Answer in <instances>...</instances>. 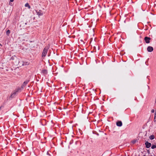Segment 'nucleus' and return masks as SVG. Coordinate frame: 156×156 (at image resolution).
I'll return each instance as SVG.
<instances>
[{
	"label": "nucleus",
	"instance_id": "f257e3e1",
	"mask_svg": "<svg viewBox=\"0 0 156 156\" xmlns=\"http://www.w3.org/2000/svg\"><path fill=\"white\" fill-rule=\"evenodd\" d=\"M48 50V48H44L42 55V57H45L46 56Z\"/></svg>",
	"mask_w": 156,
	"mask_h": 156
},
{
	"label": "nucleus",
	"instance_id": "f03ea898",
	"mask_svg": "<svg viewBox=\"0 0 156 156\" xmlns=\"http://www.w3.org/2000/svg\"><path fill=\"white\" fill-rule=\"evenodd\" d=\"M151 39V38L150 37H145L144 38V40L146 43H149L150 42V40Z\"/></svg>",
	"mask_w": 156,
	"mask_h": 156
},
{
	"label": "nucleus",
	"instance_id": "7ed1b4c3",
	"mask_svg": "<svg viewBox=\"0 0 156 156\" xmlns=\"http://www.w3.org/2000/svg\"><path fill=\"white\" fill-rule=\"evenodd\" d=\"M145 145L146 147L147 148H149L151 146V144L148 141H147L145 143Z\"/></svg>",
	"mask_w": 156,
	"mask_h": 156
},
{
	"label": "nucleus",
	"instance_id": "20e7f679",
	"mask_svg": "<svg viewBox=\"0 0 156 156\" xmlns=\"http://www.w3.org/2000/svg\"><path fill=\"white\" fill-rule=\"evenodd\" d=\"M29 80H26L25 81L23 84L22 85L21 87L22 88H23L29 82Z\"/></svg>",
	"mask_w": 156,
	"mask_h": 156
},
{
	"label": "nucleus",
	"instance_id": "39448f33",
	"mask_svg": "<svg viewBox=\"0 0 156 156\" xmlns=\"http://www.w3.org/2000/svg\"><path fill=\"white\" fill-rule=\"evenodd\" d=\"M148 51L151 52L153 50V48L151 46H148L147 48Z\"/></svg>",
	"mask_w": 156,
	"mask_h": 156
},
{
	"label": "nucleus",
	"instance_id": "423d86ee",
	"mask_svg": "<svg viewBox=\"0 0 156 156\" xmlns=\"http://www.w3.org/2000/svg\"><path fill=\"white\" fill-rule=\"evenodd\" d=\"M116 125L118 126H121L122 125V122L121 121H118L116 122Z\"/></svg>",
	"mask_w": 156,
	"mask_h": 156
},
{
	"label": "nucleus",
	"instance_id": "0eeeda50",
	"mask_svg": "<svg viewBox=\"0 0 156 156\" xmlns=\"http://www.w3.org/2000/svg\"><path fill=\"white\" fill-rule=\"evenodd\" d=\"M37 14L38 15L39 17L43 15V12L41 10H40L38 12H37Z\"/></svg>",
	"mask_w": 156,
	"mask_h": 156
},
{
	"label": "nucleus",
	"instance_id": "6e6552de",
	"mask_svg": "<svg viewBox=\"0 0 156 156\" xmlns=\"http://www.w3.org/2000/svg\"><path fill=\"white\" fill-rule=\"evenodd\" d=\"M25 6L26 7H28L29 9H30V6L28 3H26L25 5Z\"/></svg>",
	"mask_w": 156,
	"mask_h": 156
},
{
	"label": "nucleus",
	"instance_id": "1a4fd4ad",
	"mask_svg": "<svg viewBox=\"0 0 156 156\" xmlns=\"http://www.w3.org/2000/svg\"><path fill=\"white\" fill-rule=\"evenodd\" d=\"M154 136L153 135H151L150 136H149V138L151 140H153V139H154Z\"/></svg>",
	"mask_w": 156,
	"mask_h": 156
},
{
	"label": "nucleus",
	"instance_id": "9d476101",
	"mask_svg": "<svg viewBox=\"0 0 156 156\" xmlns=\"http://www.w3.org/2000/svg\"><path fill=\"white\" fill-rule=\"evenodd\" d=\"M16 92H15L13 93L12 94H11V95L10 96V97H11L12 98L14 97L15 95V94H16Z\"/></svg>",
	"mask_w": 156,
	"mask_h": 156
},
{
	"label": "nucleus",
	"instance_id": "9b49d317",
	"mask_svg": "<svg viewBox=\"0 0 156 156\" xmlns=\"http://www.w3.org/2000/svg\"><path fill=\"white\" fill-rule=\"evenodd\" d=\"M42 72L44 74H46L47 73V71L45 69L42 70Z\"/></svg>",
	"mask_w": 156,
	"mask_h": 156
},
{
	"label": "nucleus",
	"instance_id": "f8f14e48",
	"mask_svg": "<svg viewBox=\"0 0 156 156\" xmlns=\"http://www.w3.org/2000/svg\"><path fill=\"white\" fill-rule=\"evenodd\" d=\"M6 33L7 36H9L10 33V30H8L6 31Z\"/></svg>",
	"mask_w": 156,
	"mask_h": 156
},
{
	"label": "nucleus",
	"instance_id": "ddd939ff",
	"mask_svg": "<svg viewBox=\"0 0 156 156\" xmlns=\"http://www.w3.org/2000/svg\"><path fill=\"white\" fill-rule=\"evenodd\" d=\"M154 122L156 121V111L155 112L154 114Z\"/></svg>",
	"mask_w": 156,
	"mask_h": 156
},
{
	"label": "nucleus",
	"instance_id": "4468645a",
	"mask_svg": "<svg viewBox=\"0 0 156 156\" xmlns=\"http://www.w3.org/2000/svg\"><path fill=\"white\" fill-rule=\"evenodd\" d=\"M151 148L152 149H154V148H156V145H153L151 147Z\"/></svg>",
	"mask_w": 156,
	"mask_h": 156
},
{
	"label": "nucleus",
	"instance_id": "2eb2a0df",
	"mask_svg": "<svg viewBox=\"0 0 156 156\" xmlns=\"http://www.w3.org/2000/svg\"><path fill=\"white\" fill-rule=\"evenodd\" d=\"M29 64V63L28 62H24L23 63V65H26Z\"/></svg>",
	"mask_w": 156,
	"mask_h": 156
},
{
	"label": "nucleus",
	"instance_id": "dca6fc26",
	"mask_svg": "<svg viewBox=\"0 0 156 156\" xmlns=\"http://www.w3.org/2000/svg\"><path fill=\"white\" fill-rule=\"evenodd\" d=\"M154 109L152 110L151 111V112L152 113H154Z\"/></svg>",
	"mask_w": 156,
	"mask_h": 156
},
{
	"label": "nucleus",
	"instance_id": "f3484780",
	"mask_svg": "<svg viewBox=\"0 0 156 156\" xmlns=\"http://www.w3.org/2000/svg\"><path fill=\"white\" fill-rule=\"evenodd\" d=\"M147 152L148 154L150 153V151H149V150H147Z\"/></svg>",
	"mask_w": 156,
	"mask_h": 156
},
{
	"label": "nucleus",
	"instance_id": "a211bd4d",
	"mask_svg": "<svg viewBox=\"0 0 156 156\" xmlns=\"http://www.w3.org/2000/svg\"><path fill=\"white\" fill-rule=\"evenodd\" d=\"M14 0H10V2H13L14 1Z\"/></svg>",
	"mask_w": 156,
	"mask_h": 156
},
{
	"label": "nucleus",
	"instance_id": "6ab92c4d",
	"mask_svg": "<svg viewBox=\"0 0 156 156\" xmlns=\"http://www.w3.org/2000/svg\"><path fill=\"white\" fill-rule=\"evenodd\" d=\"M3 107V106H1L0 107V110L1 109V108H2V107Z\"/></svg>",
	"mask_w": 156,
	"mask_h": 156
},
{
	"label": "nucleus",
	"instance_id": "aec40b11",
	"mask_svg": "<svg viewBox=\"0 0 156 156\" xmlns=\"http://www.w3.org/2000/svg\"><path fill=\"white\" fill-rule=\"evenodd\" d=\"M135 142H136L135 141H133V144H134L135 143Z\"/></svg>",
	"mask_w": 156,
	"mask_h": 156
},
{
	"label": "nucleus",
	"instance_id": "412c9836",
	"mask_svg": "<svg viewBox=\"0 0 156 156\" xmlns=\"http://www.w3.org/2000/svg\"><path fill=\"white\" fill-rule=\"evenodd\" d=\"M143 156H146L145 155H144Z\"/></svg>",
	"mask_w": 156,
	"mask_h": 156
}]
</instances>
